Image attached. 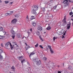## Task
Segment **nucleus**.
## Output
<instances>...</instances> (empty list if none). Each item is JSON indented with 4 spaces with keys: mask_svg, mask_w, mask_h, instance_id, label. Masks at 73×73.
Returning <instances> with one entry per match:
<instances>
[{
    "mask_svg": "<svg viewBox=\"0 0 73 73\" xmlns=\"http://www.w3.org/2000/svg\"><path fill=\"white\" fill-rule=\"evenodd\" d=\"M64 37H65V36H64L63 35L62 36V38H64Z\"/></svg>",
    "mask_w": 73,
    "mask_h": 73,
    "instance_id": "5fc2aeb1",
    "label": "nucleus"
},
{
    "mask_svg": "<svg viewBox=\"0 0 73 73\" xmlns=\"http://www.w3.org/2000/svg\"><path fill=\"white\" fill-rule=\"evenodd\" d=\"M3 53V51L1 49H0V59H3V57L1 56V54Z\"/></svg>",
    "mask_w": 73,
    "mask_h": 73,
    "instance_id": "7ed1b4c3",
    "label": "nucleus"
},
{
    "mask_svg": "<svg viewBox=\"0 0 73 73\" xmlns=\"http://www.w3.org/2000/svg\"><path fill=\"white\" fill-rule=\"evenodd\" d=\"M23 58V56H19V60H21Z\"/></svg>",
    "mask_w": 73,
    "mask_h": 73,
    "instance_id": "72a5a7b5",
    "label": "nucleus"
},
{
    "mask_svg": "<svg viewBox=\"0 0 73 73\" xmlns=\"http://www.w3.org/2000/svg\"><path fill=\"white\" fill-rule=\"evenodd\" d=\"M31 20H33V19H35V16H31Z\"/></svg>",
    "mask_w": 73,
    "mask_h": 73,
    "instance_id": "f3484780",
    "label": "nucleus"
},
{
    "mask_svg": "<svg viewBox=\"0 0 73 73\" xmlns=\"http://www.w3.org/2000/svg\"><path fill=\"white\" fill-rule=\"evenodd\" d=\"M68 68L69 70H72L73 69V67L71 66H70L68 67Z\"/></svg>",
    "mask_w": 73,
    "mask_h": 73,
    "instance_id": "9d476101",
    "label": "nucleus"
},
{
    "mask_svg": "<svg viewBox=\"0 0 73 73\" xmlns=\"http://www.w3.org/2000/svg\"><path fill=\"white\" fill-rule=\"evenodd\" d=\"M42 10L44 12L45 11V8H42Z\"/></svg>",
    "mask_w": 73,
    "mask_h": 73,
    "instance_id": "4c0bfd02",
    "label": "nucleus"
},
{
    "mask_svg": "<svg viewBox=\"0 0 73 73\" xmlns=\"http://www.w3.org/2000/svg\"><path fill=\"white\" fill-rule=\"evenodd\" d=\"M50 52L51 54H53V53H54V52L53 51V50H52V49H50Z\"/></svg>",
    "mask_w": 73,
    "mask_h": 73,
    "instance_id": "412c9836",
    "label": "nucleus"
},
{
    "mask_svg": "<svg viewBox=\"0 0 73 73\" xmlns=\"http://www.w3.org/2000/svg\"><path fill=\"white\" fill-rule=\"evenodd\" d=\"M48 17H49L50 19H52V18H53V15L52 14H48Z\"/></svg>",
    "mask_w": 73,
    "mask_h": 73,
    "instance_id": "9b49d317",
    "label": "nucleus"
},
{
    "mask_svg": "<svg viewBox=\"0 0 73 73\" xmlns=\"http://www.w3.org/2000/svg\"><path fill=\"white\" fill-rule=\"evenodd\" d=\"M59 35H62V34H63V33H62V31H59Z\"/></svg>",
    "mask_w": 73,
    "mask_h": 73,
    "instance_id": "c85d7f7f",
    "label": "nucleus"
},
{
    "mask_svg": "<svg viewBox=\"0 0 73 73\" xmlns=\"http://www.w3.org/2000/svg\"><path fill=\"white\" fill-rule=\"evenodd\" d=\"M11 69L13 70V71H14H14H15V66H13L11 67Z\"/></svg>",
    "mask_w": 73,
    "mask_h": 73,
    "instance_id": "b1692460",
    "label": "nucleus"
},
{
    "mask_svg": "<svg viewBox=\"0 0 73 73\" xmlns=\"http://www.w3.org/2000/svg\"><path fill=\"white\" fill-rule=\"evenodd\" d=\"M73 14V12H70L69 13V15H72Z\"/></svg>",
    "mask_w": 73,
    "mask_h": 73,
    "instance_id": "79ce46f5",
    "label": "nucleus"
},
{
    "mask_svg": "<svg viewBox=\"0 0 73 73\" xmlns=\"http://www.w3.org/2000/svg\"><path fill=\"white\" fill-rule=\"evenodd\" d=\"M62 22L63 23V25H65L66 24V21H63Z\"/></svg>",
    "mask_w": 73,
    "mask_h": 73,
    "instance_id": "dca6fc26",
    "label": "nucleus"
},
{
    "mask_svg": "<svg viewBox=\"0 0 73 73\" xmlns=\"http://www.w3.org/2000/svg\"><path fill=\"white\" fill-rule=\"evenodd\" d=\"M36 62V64L38 66H40L41 64V60H38Z\"/></svg>",
    "mask_w": 73,
    "mask_h": 73,
    "instance_id": "423d86ee",
    "label": "nucleus"
},
{
    "mask_svg": "<svg viewBox=\"0 0 73 73\" xmlns=\"http://www.w3.org/2000/svg\"><path fill=\"white\" fill-rule=\"evenodd\" d=\"M24 61H25V59H23V60H21V62L22 64H23V62H24Z\"/></svg>",
    "mask_w": 73,
    "mask_h": 73,
    "instance_id": "a19ab883",
    "label": "nucleus"
},
{
    "mask_svg": "<svg viewBox=\"0 0 73 73\" xmlns=\"http://www.w3.org/2000/svg\"><path fill=\"white\" fill-rule=\"evenodd\" d=\"M3 16H4V15H3V14H2L1 15V17H3Z\"/></svg>",
    "mask_w": 73,
    "mask_h": 73,
    "instance_id": "4d7b16f0",
    "label": "nucleus"
},
{
    "mask_svg": "<svg viewBox=\"0 0 73 73\" xmlns=\"http://www.w3.org/2000/svg\"><path fill=\"white\" fill-rule=\"evenodd\" d=\"M70 25H69V24H68L67 25V29H70Z\"/></svg>",
    "mask_w": 73,
    "mask_h": 73,
    "instance_id": "2eb2a0df",
    "label": "nucleus"
},
{
    "mask_svg": "<svg viewBox=\"0 0 73 73\" xmlns=\"http://www.w3.org/2000/svg\"><path fill=\"white\" fill-rule=\"evenodd\" d=\"M13 46H14L15 45H17V46L18 45H17V44H16V42H13Z\"/></svg>",
    "mask_w": 73,
    "mask_h": 73,
    "instance_id": "a878e982",
    "label": "nucleus"
},
{
    "mask_svg": "<svg viewBox=\"0 0 73 73\" xmlns=\"http://www.w3.org/2000/svg\"><path fill=\"white\" fill-rule=\"evenodd\" d=\"M33 25L34 26V27H35L36 25V24L35 23H33Z\"/></svg>",
    "mask_w": 73,
    "mask_h": 73,
    "instance_id": "c756f323",
    "label": "nucleus"
},
{
    "mask_svg": "<svg viewBox=\"0 0 73 73\" xmlns=\"http://www.w3.org/2000/svg\"><path fill=\"white\" fill-rule=\"evenodd\" d=\"M57 5H56V6L54 7L52 9H51V10H53V9H56V8H57Z\"/></svg>",
    "mask_w": 73,
    "mask_h": 73,
    "instance_id": "6ab92c4d",
    "label": "nucleus"
},
{
    "mask_svg": "<svg viewBox=\"0 0 73 73\" xmlns=\"http://www.w3.org/2000/svg\"><path fill=\"white\" fill-rule=\"evenodd\" d=\"M63 3L65 6H68L69 5V2H68V0H64Z\"/></svg>",
    "mask_w": 73,
    "mask_h": 73,
    "instance_id": "f03ea898",
    "label": "nucleus"
},
{
    "mask_svg": "<svg viewBox=\"0 0 73 73\" xmlns=\"http://www.w3.org/2000/svg\"><path fill=\"white\" fill-rule=\"evenodd\" d=\"M39 47H40V48L42 49H43V48H43V47H42V46L41 45H40L39 46Z\"/></svg>",
    "mask_w": 73,
    "mask_h": 73,
    "instance_id": "ea45409f",
    "label": "nucleus"
},
{
    "mask_svg": "<svg viewBox=\"0 0 73 73\" xmlns=\"http://www.w3.org/2000/svg\"><path fill=\"white\" fill-rule=\"evenodd\" d=\"M11 13H12V14H13V11H11L9 12Z\"/></svg>",
    "mask_w": 73,
    "mask_h": 73,
    "instance_id": "8fccbe9b",
    "label": "nucleus"
},
{
    "mask_svg": "<svg viewBox=\"0 0 73 73\" xmlns=\"http://www.w3.org/2000/svg\"><path fill=\"white\" fill-rule=\"evenodd\" d=\"M38 45V44L37 43L35 45V48H36V47H37Z\"/></svg>",
    "mask_w": 73,
    "mask_h": 73,
    "instance_id": "58836bf2",
    "label": "nucleus"
},
{
    "mask_svg": "<svg viewBox=\"0 0 73 73\" xmlns=\"http://www.w3.org/2000/svg\"><path fill=\"white\" fill-rule=\"evenodd\" d=\"M31 60L33 61V62H36L38 61V59L37 58H36L35 59L33 58L32 59H31Z\"/></svg>",
    "mask_w": 73,
    "mask_h": 73,
    "instance_id": "0eeeda50",
    "label": "nucleus"
},
{
    "mask_svg": "<svg viewBox=\"0 0 73 73\" xmlns=\"http://www.w3.org/2000/svg\"><path fill=\"white\" fill-rule=\"evenodd\" d=\"M30 31H31V32H32V29H30Z\"/></svg>",
    "mask_w": 73,
    "mask_h": 73,
    "instance_id": "680f3d73",
    "label": "nucleus"
},
{
    "mask_svg": "<svg viewBox=\"0 0 73 73\" xmlns=\"http://www.w3.org/2000/svg\"><path fill=\"white\" fill-rule=\"evenodd\" d=\"M48 47L49 48V49H50H50H52V48H51V46H48Z\"/></svg>",
    "mask_w": 73,
    "mask_h": 73,
    "instance_id": "c9c22d12",
    "label": "nucleus"
},
{
    "mask_svg": "<svg viewBox=\"0 0 73 73\" xmlns=\"http://www.w3.org/2000/svg\"><path fill=\"white\" fill-rule=\"evenodd\" d=\"M21 35L20 34H18L17 35V37L18 38H21Z\"/></svg>",
    "mask_w": 73,
    "mask_h": 73,
    "instance_id": "f8f14e48",
    "label": "nucleus"
},
{
    "mask_svg": "<svg viewBox=\"0 0 73 73\" xmlns=\"http://www.w3.org/2000/svg\"><path fill=\"white\" fill-rule=\"evenodd\" d=\"M38 7L37 6H33L32 7V9H33L32 10L31 12L32 14L36 15V11L38 9Z\"/></svg>",
    "mask_w": 73,
    "mask_h": 73,
    "instance_id": "f257e3e1",
    "label": "nucleus"
},
{
    "mask_svg": "<svg viewBox=\"0 0 73 73\" xmlns=\"http://www.w3.org/2000/svg\"><path fill=\"white\" fill-rule=\"evenodd\" d=\"M11 33L13 35H15L16 34V33L15 32L13 29H11Z\"/></svg>",
    "mask_w": 73,
    "mask_h": 73,
    "instance_id": "6e6552de",
    "label": "nucleus"
},
{
    "mask_svg": "<svg viewBox=\"0 0 73 73\" xmlns=\"http://www.w3.org/2000/svg\"><path fill=\"white\" fill-rule=\"evenodd\" d=\"M37 35L38 36H40V32L37 31L36 32Z\"/></svg>",
    "mask_w": 73,
    "mask_h": 73,
    "instance_id": "5701e85b",
    "label": "nucleus"
},
{
    "mask_svg": "<svg viewBox=\"0 0 73 73\" xmlns=\"http://www.w3.org/2000/svg\"><path fill=\"white\" fill-rule=\"evenodd\" d=\"M61 72L60 71H58V73H61Z\"/></svg>",
    "mask_w": 73,
    "mask_h": 73,
    "instance_id": "bf43d9fd",
    "label": "nucleus"
},
{
    "mask_svg": "<svg viewBox=\"0 0 73 73\" xmlns=\"http://www.w3.org/2000/svg\"><path fill=\"white\" fill-rule=\"evenodd\" d=\"M68 23H69V25H71V23H70V22H69Z\"/></svg>",
    "mask_w": 73,
    "mask_h": 73,
    "instance_id": "13d9d810",
    "label": "nucleus"
},
{
    "mask_svg": "<svg viewBox=\"0 0 73 73\" xmlns=\"http://www.w3.org/2000/svg\"><path fill=\"white\" fill-rule=\"evenodd\" d=\"M11 37L13 39H14L15 37V35H13L11 36Z\"/></svg>",
    "mask_w": 73,
    "mask_h": 73,
    "instance_id": "473e14b6",
    "label": "nucleus"
},
{
    "mask_svg": "<svg viewBox=\"0 0 73 73\" xmlns=\"http://www.w3.org/2000/svg\"><path fill=\"white\" fill-rule=\"evenodd\" d=\"M50 25V24H48V27L47 28H46V29H47V30H50V29H51V27H50V25Z\"/></svg>",
    "mask_w": 73,
    "mask_h": 73,
    "instance_id": "4468645a",
    "label": "nucleus"
},
{
    "mask_svg": "<svg viewBox=\"0 0 73 73\" xmlns=\"http://www.w3.org/2000/svg\"><path fill=\"white\" fill-rule=\"evenodd\" d=\"M29 46L27 45V46H26V50H28V48H29Z\"/></svg>",
    "mask_w": 73,
    "mask_h": 73,
    "instance_id": "bb28decb",
    "label": "nucleus"
},
{
    "mask_svg": "<svg viewBox=\"0 0 73 73\" xmlns=\"http://www.w3.org/2000/svg\"><path fill=\"white\" fill-rule=\"evenodd\" d=\"M1 46H2V47H3V43H2L1 44Z\"/></svg>",
    "mask_w": 73,
    "mask_h": 73,
    "instance_id": "603ef678",
    "label": "nucleus"
},
{
    "mask_svg": "<svg viewBox=\"0 0 73 73\" xmlns=\"http://www.w3.org/2000/svg\"><path fill=\"white\" fill-rule=\"evenodd\" d=\"M66 31H65V32L64 33L63 35H64V36H65V33H66Z\"/></svg>",
    "mask_w": 73,
    "mask_h": 73,
    "instance_id": "3c124183",
    "label": "nucleus"
},
{
    "mask_svg": "<svg viewBox=\"0 0 73 73\" xmlns=\"http://www.w3.org/2000/svg\"><path fill=\"white\" fill-rule=\"evenodd\" d=\"M12 13H11L10 12L9 13H8V15H12Z\"/></svg>",
    "mask_w": 73,
    "mask_h": 73,
    "instance_id": "864d4df0",
    "label": "nucleus"
},
{
    "mask_svg": "<svg viewBox=\"0 0 73 73\" xmlns=\"http://www.w3.org/2000/svg\"><path fill=\"white\" fill-rule=\"evenodd\" d=\"M27 32L28 33L29 35V34H30V33L29 32H28V31H27Z\"/></svg>",
    "mask_w": 73,
    "mask_h": 73,
    "instance_id": "052dcab7",
    "label": "nucleus"
},
{
    "mask_svg": "<svg viewBox=\"0 0 73 73\" xmlns=\"http://www.w3.org/2000/svg\"><path fill=\"white\" fill-rule=\"evenodd\" d=\"M68 1H69L70 3V2H71V1H70V0H68Z\"/></svg>",
    "mask_w": 73,
    "mask_h": 73,
    "instance_id": "e2e57ef3",
    "label": "nucleus"
},
{
    "mask_svg": "<svg viewBox=\"0 0 73 73\" xmlns=\"http://www.w3.org/2000/svg\"><path fill=\"white\" fill-rule=\"evenodd\" d=\"M25 45H26V46L28 45V44H27V43H25Z\"/></svg>",
    "mask_w": 73,
    "mask_h": 73,
    "instance_id": "0e129e2a",
    "label": "nucleus"
},
{
    "mask_svg": "<svg viewBox=\"0 0 73 73\" xmlns=\"http://www.w3.org/2000/svg\"><path fill=\"white\" fill-rule=\"evenodd\" d=\"M0 3H2V1H1V0H0Z\"/></svg>",
    "mask_w": 73,
    "mask_h": 73,
    "instance_id": "338daca9",
    "label": "nucleus"
},
{
    "mask_svg": "<svg viewBox=\"0 0 73 73\" xmlns=\"http://www.w3.org/2000/svg\"><path fill=\"white\" fill-rule=\"evenodd\" d=\"M39 38L40 39V40H41V41H44V40H42V38H41V37L40 36H39Z\"/></svg>",
    "mask_w": 73,
    "mask_h": 73,
    "instance_id": "f704fd0d",
    "label": "nucleus"
},
{
    "mask_svg": "<svg viewBox=\"0 0 73 73\" xmlns=\"http://www.w3.org/2000/svg\"><path fill=\"white\" fill-rule=\"evenodd\" d=\"M10 42H7V43L5 44V48H7V47L8 46V45H9V44H10Z\"/></svg>",
    "mask_w": 73,
    "mask_h": 73,
    "instance_id": "ddd939ff",
    "label": "nucleus"
},
{
    "mask_svg": "<svg viewBox=\"0 0 73 73\" xmlns=\"http://www.w3.org/2000/svg\"><path fill=\"white\" fill-rule=\"evenodd\" d=\"M37 29L39 30V31H42V27L40 26H39L38 27Z\"/></svg>",
    "mask_w": 73,
    "mask_h": 73,
    "instance_id": "1a4fd4ad",
    "label": "nucleus"
},
{
    "mask_svg": "<svg viewBox=\"0 0 73 73\" xmlns=\"http://www.w3.org/2000/svg\"><path fill=\"white\" fill-rule=\"evenodd\" d=\"M3 38V36L0 35V39H2Z\"/></svg>",
    "mask_w": 73,
    "mask_h": 73,
    "instance_id": "a18cd8bd",
    "label": "nucleus"
},
{
    "mask_svg": "<svg viewBox=\"0 0 73 73\" xmlns=\"http://www.w3.org/2000/svg\"><path fill=\"white\" fill-rule=\"evenodd\" d=\"M3 33H4V35H5V34H6V33H7V32H5V31H3Z\"/></svg>",
    "mask_w": 73,
    "mask_h": 73,
    "instance_id": "de8ad7c7",
    "label": "nucleus"
},
{
    "mask_svg": "<svg viewBox=\"0 0 73 73\" xmlns=\"http://www.w3.org/2000/svg\"><path fill=\"white\" fill-rule=\"evenodd\" d=\"M61 31H62V33H64V32H65V30H64V29H62V30Z\"/></svg>",
    "mask_w": 73,
    "mask_h": 73,
    "instance_id": "c03bdc74",
    "label": "nucleus"
},
{
    "mask_svg": "<svg viewBox=\"0 0 73 73\" xmlns=\"http://www.w3.org/2000/svg\"><path fill=\"white\" fill-rule=\"evenodd\" d=\"M12 3H13V2L10 3V4H12Z\"/></svg>",
    "mask_w": 73,
    "mask_h": 73,
    "instance_id": "69168bd1",
    "label": "nucleus"
},
{
    "mask_svg": "<svg viewBox=\"0 0 73 73\" xmlns=\"http://www.w3.org/2000/svg\"><path fill=\"white\" fill-rule=\"evenodd\" d=\"M51 11H53L54 12H56L57 11H58V10H57V9H54L53 10H52Z\"/></svg>",
    "mask_w": 73,
    "mask_h": 73,
    "instance_id": "4be33fe9",
    "label": "nucleus"
},
{
    "mask_svg": "<svg viewBox=\"0 0 73 73\" xmlns=\"http://www.w3.org/2000/svg\"><path fill=\"white\" fill-rule=\"evenodd\" d=\"M15 17H17V18H18L19 17V16H18V15H15Z\"/></svg>",
    "mask_w": 73,
    "mask_h": 73,
    "instance_id": "37998d69",
    "label": "nucleus"
},
{
    "mask_svg": "<svg viewBox=\"0 0 73 73\" xmlns=\"http://www.w3.org/2000/svg\"><path fill=\"white\" fill-rule=\"evenodd\" d=\"M64 73H67V71H66V70H64Z\"/></svg>",
    "mask_w": 73,
    "mask_h": 73,
    "instance_id": "09e8293b",
    "label": "nucleus"
},
{
    "mask_svg": "<svg viewBox=\"0 0 73 73\" xmlns=\"http://www.w3.org/2000/svg\"><path fill=\"white\" fill-rule=\"evenodd\" d=\"M3 31V27H1L0 28V31L1 32Z\"/></svg>",
    "mask_w": 73,
    "mask_h": 73,
    "instance_id": "7c9ffc66",
    "label": "nucleus"
},
{
    "mask_svg": "<svg viewBox=\"0 0 73 73\" xmlns=\"http://www.w3.org/2000/svg\"><path fill=\"white\" fill-rule=\"evenodd\" d=\"M48 20V19H47L46 20V22H49V20Z\"/></svg>",
    "mask_w": 73,
    "mask_h": 73,
    "instance_id": "6e6d98bb",
    "label": "nucleus"
},
{
    "mask_svg": "<svg viewBox=\"0 0 73 73\" xmlns=\"http://www.w3.org/2000/svg\"><path fill=\"white\" fill-rule=\"evenodd\" d=\"M5 16H8V13H6L5 15Z\"/></svg>",
    "mask_w": 73,
    "mask_h": 73,
    "instance_id": "49530a36",
    "label": "nucleus"
},
{
    "mask_svg": "<svg viewBox=\"0 0 73 73\" xmlns=\"http://www.w3.org/2000/svg\"><path fill=\"white\" fill-rule=\"evenodd\" d=\"M17 19L16 18L14 19L12 21L11 23L12 24H15L17 22Z\"/></svg>",
    "mask_w": 73,
    "mask_h": 73,
    "instance_id": "20e7f679",
    "label": "nucleus"
},
{
    "mask_svg": "<svg viewBox=\"0 0 73 73\" xmlns=\"http://www.w3.org/2000/svg\"><path fill=\"white\" fill-rule=\"evenodd\" d=\"M43 59L45 61H46L47 60V58L44 57H43Z\"/></svg>",
    "mask_w": 73,
    "mask_h": 73,
    "instance_id": "aec40b11",
    "label": "nucleus"
},
{
    "mask_svg": "<svg viewBox=\"0 0 73 73\" xmlns=\"http://www.w3.org/2000/svg\"><path fill=\"white\" fill-rule=\"evenodd\" d=\"M10 45L11 47V49L13 50V46H12V44L11 43H10Z\"/></svg>",
    "mask_w": 73,
    "mask_h": 73,
    "instance_id": "a211bd4d",
    "label": "nucleus"
},
{
    "mask_svg": "<svg viewBox=\"0 0 73 73\" xmlns=\"http://www.w3.org/2000/svg\"><path fill=\"white\" fill-rule=\"evenodd\" d=\"M8 3H9V2H8L7 1H5V4H8Z\"/></svg>",
    "mask_w": 73,
    "mask_h": 73,
    "instance_id": "e433bc0d",
    "label": "nucleus"
},
{
    "mask_svg": "<svg viewBox=\"0 0 73 73\" xmlns=\"http://www.w3.org/2000/svg\"><path fill=\"white\" fill-rule=\"evenodd\" d=\"M57 37L54 36L53 38V41H55V40H56V39H57Z\"/></svg>",
    "mask_w": 73,
    "mask_h": 73,
    "instance_id": "cd10ccee",
    "label": "nucleus"
},
{
    "mask_svg": "<svg viewBox=\"0 0 73 73\" xmlns=\"http://www.w3.org/2000/svg\"><path fill=\"white\" fill-rule=\"evenodd\" d=\"M64 19H63V21H65H65H66V16H64Z\"/></svg>",
    "mask_w": 73,
    "mask_h": 73,
    "instance_id": "2f4dec72",
    "label": "nucleus"
},
{
    "mask_svg": "<svg viewBox=\"0 0 73 73\" xmlns=\"http://www.w3.org/2000/svg\"><path fill=\"white\" fill-rule=\"evenodd\" d=\"M53 3V0H51L50 1H48L47 3V4L48 5H49L50 6H52V4H51V3Z\"/></svg>",
    "mask_w": 73,
    "mask_h": 73,
    "instance_id": "39448f33",
    "label": "nucleus"
},
{
    "mask_svg": "<svg viewBox=\"0 0 73 73\" xmlns=\"http://www.w3.org/2000/svg\"><path fill=\"white\" fill-rule=\"evenodd\" d=\"M33 52L31 54H30L29 55V57H31V55H32V54H35V52Z\"/></svg>",
    "mask_w": 73,
    "mask_h": 73,
    "instance_id": "393cba45",
    "label": "nucleus"
},
{
    "mask_svg": "<svg viewBox=\"0 0 73 73\" xmlns=\"http://www.w3.org/2000/svg\"><path fill=\"white\" fill-rule=\"evenodd\" d=\"M71 20H72V21H73V19H71Z\"/></svg>",
    "mask_w": 73,
    "mask_h": 73,
    "instance_id": "774afa93",
    "label": "nucleus"
}]
</instances>
